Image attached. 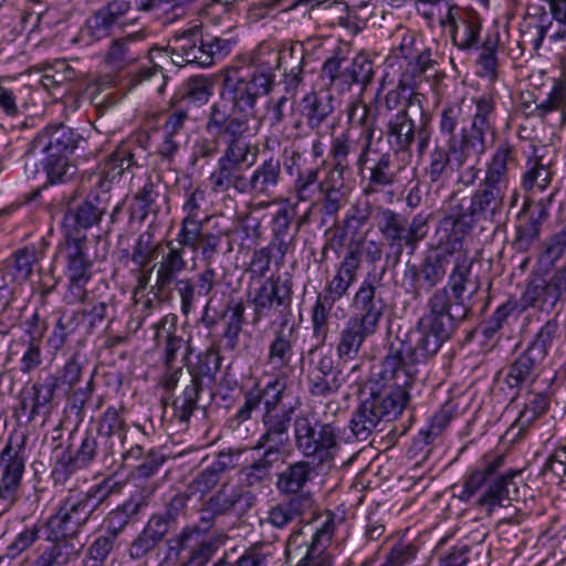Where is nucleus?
I'll list each match as a JSON object with an SVG mask.
<instances>
[{
    "label": "nucleus",
    "instance_id": "603ef678",
    "mask_svg": "<svg viewBox=\"0 0 566 566\" xmlns=\"http://www.w3.org/2000/svg\"><path fill=\"white\" fill-rule=\"evenodd\" d=\"M212 94V81L206 75H195L182 84L172 103L189 112L190 108H198L207 104Z\"/></svg>",
    "mask_w": 566,
    "mask_h": 566
},
{
    "label": "nucleus",
    "instance_id": "6ab92c4d",
    "mask_svg": "<svg viewBox=\"0 0 566 566\" xmlns=\"http://www.w3.org/2000/svg\"><path fill=\"white\" fill-rule=\"evenodd\" d=\"M426 105L419 97L409 101L406 107L392 114L386 124V138L391 149L401 155V161H411L412 145L416 143L419 124L430 118Z\"/></svg>",
    "mask_w": 566,
    "mask_h": 566
},
{
    "label": "nucleus",
    "instance_id": "774afa93",
    "mask_svg": "<svg viewBox=\"0 0 566 566\" xmlns=\"http://www.w3.org/2000/svg\"><path fill=\"white\" fill-rule=\"evenodd\" d=\"M226 143L219 161L243 167H251L256 160V151L252 153V145L245 137L223 140Z\"/></svg>",
    "mask_w": 566,
    "mask_h": 566
},
{
    "label": "nucleus",
    "instance_id": "1a4fd4ad",
    "mask_svg": "<svg viewBox=\"0 0 566 566\" xmlns=\"http://www.w3.org/2000/svg\"><path fill=\"white\" fill-rule=\"evenodd\" d=\"M410 161H401L394 149H381L375 144L361 145L355 159L357 175L365 181L363 193L373 196L398 184Z\"/></svg>",
    "mask_w": 566,
    "mask_h": 566
},
{
    "label": "nucleus",
    "instance_id": "423d86ee",
    "mask_svg": "<svg viewBox=\"0 0 566 566\" xmlns=\"http://www.w3.org/2000/svg\"><path fill=\"white\" fill-rule=\"evenodd\" d=\"M360 269V251L356 243L347 244L344 258L335 274L327 280L311 311L313 337L324 344L329 333V319L337 302L348 295Z\"/></svg>",
    "mask_w": 566,
    "mask_h": 566
},
{
    "label": "nucleus",
    "instance_id": "680f3d73",
    "mask_svg": "<svg viewBox=\"0 0 566 566\" xmlns=\"http://www.w3.org/2000/svg\"><path fill=\"white\" fill-rule=\"evenodd\" d=\"M119 546V541L99 532L88 544L81 566H108L111 555Z\"/></svg>",
    "mask_w": 566,
    "mask_h": 566
},
{
    "label": "nucleus",
    "instance_id": "39448f33",
    "mask_svg": "<svg viewBox=\"0 0 566 566\" xmlns=\"http://www.w3.org/2000/svg\"><path fill=\"white\" fill-rule=\"evenodd\" d=\"M505 464V455L499 453L484 454L476 467L463 476V482L457 497L462 503H470L483 486L484 492L476 499L474 505L491 516L499 507H506L511 503L510 490L516 485L514 479L521 474L520 470L509 469L499 473Z\"/></svg>",
    "mask_w": 566,
    "mask_h": 566
},
{
    "label": "nucleus",
    "instance_id": "ea45409f",
    "mask_svg": "<svg viewBox=\"0 0 566 566\" xmlns=\"http://www.w3.org/2000/svg\"><path fill=\"white\" fill-rule=\"evenodd\" d=\"M408 219L389 208H381L377 217V227L382 238L394 251L395 262L398 263L403 249L410 250L409 235L407 231Z\"/></svg>",
    "mask_w": 566,
    "mask_h": 566
},
{
    "label": "nucleus",
    "instance_id": "5fc2aeb1",
    "mask_svg": "<svg viewBox=\"0 0 566 566\" xmlns=\"http://www.w3.org/2000/svg\"><path fill=\"white\" fill-rule=\"evenodd\" d=\"M208 179L214 193L227 192L233 189L240 195H245L248 176L243 167L217 160L216 169Z\"/></svg>",
    "mask_w": 566,
    "mask_h": 566
},
{
    "label": "nucleus",
    "instance_id": "13d9d810",
    "mask_svg": "<svg viewBox=\"0 0 566 566\" xmlns=\"http://www.w3.org/2000/svg\"><path fill=\"white\" fill-rule=\"evenodd\" d=\"M452 165L453 160L444 144L437 139L433 148L428 154V164L424 168L429 182L431 185H442L448 181Z\"/></svg>",
    "mask_w": 566,
    "mask_h": 566
},
{
    "label": "nucleus",
    "instance_id": "f03ea898",
    "mask_svg": "<svg viewBox=\"0 0 566 566\" xmlns=\"http://www.w3.org/2000/svg\"><path fill=\"white\" fill-rule=\"evenodd\" d=\"M473 226L452 207L437 228V251L452 264L447 284L437 289L428 298L426 312L418 322L453 335L460 323L473 311L480 281L472 273L474 259L464 249V239Z\"/></svg>",
    "mask_w": 566,
    "mask_h": 566
},
{
    "label": "nucleus",
    "instance_id": "a878e982",
    "mask_svg": "<svg viewBox=\"0 0 566 566\" xmlns=\"http://www.w3.org/2000/svg\"><path fill=\"white\" fill-rule=\"evenodd\" d=\"M273 337L268 346L266 364L272 370L279 374L269 380L266 384L282 378L285 381V398L284 402L294 401L296 398L289 399L287 394V375L284 371L291 367L295 355V346L297 343V332L294 323L289 322L285 317L279 322L272 323Z\"/></svg>",
    "mask_w": 566,
    "mask_h": 566
},
{
    "label": "nucleus",
    "instance_id": "4d7b16f0",
    "mask_svg": "<svg viewBox=\"0 0 566 566\" xmlns=\"http://www.w3.org/2000/svg\"><path fill=\"white\" fill-rule=\"evenodd\" d=\"M562 340V326L558 314L546 321L527 344L526 350L545 361L551 349Z\"/></svg>",
    "mask_w": 566,
    "mask_h": 566
},
{
    "label": "nucleus",
    "instance_id": "e433bc0d",
    "mask_svg": "<svg viewBox=\"0 0 566 566\" xmlns=\"http://www.w3.org/2000/svg\"><path fill=\"white\" fill-rule=\"evenodd\" d=\"M283 180L280 158L270 156L248 176L245 195L253 198H271Z\"/></svg>",
    "mask_w": 566,
    "mask_h": 566
},
{
    "label": "nucleus",
    "instance_id": "4be33fe9",
    "mask_svg": "<svg viewBox=\"0 0 566 566\" xmlns=\"http://www.w3.org/2000/svg\"><path fill=\"white\" fill-rule=\"evenodd\" d=\"M25 463V438L10 437L0 451V516L18 500Z\"/></svg>",
    "mask_w": 566,
    "mask_h": 566
},
{
    "label": "nucleus",
    "instance_id": "4468645a",
    "mask_svg": "<svg viewBox=\"0 0 566 566\" xmlns=\"http://www.w3.org/2000/svg\"><path fill=\"white\" fill-rule=\"evenodd\" d=\"M334 532L333 514H327L322 525L308 538L302 528L292 532L285 548L290 566H333V556L326 549Z\"/></svg>",
    "mask_w": 566,
    "mask_h": 566
},
{
    "label": "nucleus",
    "instance_id": "f257e3e1",
    "mask_svg": "<svg viewBox=\"0 0 566 566\" xmlns=\"http://www.w3.org/2000/svg\"><path fill=\"white\" fill-rule=\"evenodd\" d=\"M452 335L417 322L389 343L381 370L366 384L367 397L353 412L348 428L357 441H366L381 422L396 420L406 408L417 366L427 364Z\"/></svg>",
    "mask_w": 566,
    "mask_h": 566
},
{
    "label": "nucleus",
    "instance_id": "bb28decb",
    "mask_svg": "<svg viewBox=\"0 0 566 566\" xmlns=\"http://www.w3.org/2000/svg\"><path fill=\"white\" fill-rule=\"evenodd\" d=\"M252 118L216 99L209 106L205 132L217 140L247 137L251 130Z\"/></svg>",
    "mask_w": 566,
    "mask_h": 566
},
{
    "label": "nucleus",
    "instance_id": "864d4df0",
    "mask_svg": "<svg viewBox=\"0 0 566 566\" xmlns=\"http://www.w3.org/2000/svg\"><path fill=\"white\" fill-rule=\"evenodd\" d=\"M262 55L263 57L259 60L258 65L269 66L271 74H274L275 69L292 73L303 72L305 52L301 43H293L280 51H268Z\"/></svg>",
    "mask_w": 566,
    "mask_h": 566
},
{
    "label": "nucleus",
    "instance_id": "b1692460",
    "mask_svg": "<svg viewBox=\"0 0 566 566\" xmlns=\"http://www.w3.org/2000/svg\"><path fill=\"white\" fill-rule=\"evenodd\" d=\"M96 505L88 503L82 491H70L46 522L55 536H77L90 522Z\"/></svg>",
    "mask_w": 566,
    "mask_h": 566
},
{
    "label": "nucleus",
    "instance_id": "0eeeda50",
    "mask_svg": "<svg viewBox=\"0 0 566 566\" xmlns=\"http://www.w3.org/2000/svg\"><path fill=\"white\" fill-rule=\"evenodd\" d=\"M84 367L85 356L75 350L56 370L39 374L30 387L31 406L28 420L50 417L56 406L59 392L77 386L82 380Z\"/></svg>",
    "mask_w": 566,
    "mask_h": 566
},
{
    "label": "nucleus",
    "instance_id": "bf43d9fd",
    "mask_svg": "<svg viewBox=\"0 0 566 566\" xmlns=\"http://www.w3.org/2000/svg\"><path fill=\"white\" fill-rule=\"evenodd\" d=\"M413 97H419L421 105H426V96L415 90V83L410 81L408 73L403 72L396 87L386 92L380 101V105L388 112H398V109L406 107Z\"/></svg>",
    "mask_w": 566,
    "mask_h": 566
},
{
    "label": "nucleus",
    "instance_id": "aec40b11",
    "mask_svg": "<svg viewBox=\"0 0 566 566\" xmlns=\"http://www.w3.org/2000/svg\"><path fill=\"white\" fill-rule=\"evenodd\" d=\"M62 253L67 280L64 301L67 304L86 303L90 300L87 284L93 277L94 265L87 254V243L83 242V238L69 239L64 241Z\"/></svg>",
    "mask_w": 566,
    "mask_h": 566
},
{
    "label": "nucleus",
    "instance_id": "e2e57ef3",
    "mask_svg": "<svg viewBox=\"0 0 566 566\" xmlns=\"http://www.w3.org/2000/svg\"><path fill=\"white\" fill-rule=\"evenodd\" d=\"M43 171L46 175V185L66 184L73 179L77 172L76 165L71 157L55 154H45L42 160Z\"/></svg>",
    "mask_w": 566,
    "mask_h": 566
},
{
    "label": "nucleus",
    "instance_id": "ddd939ff",
    "mask_svg": "<svg viewBox=\"0 0 566 566\" xmlns=\"http://www.w3.org/2000/svg\"><path fill=\"white\" fill-rule=\"evenodd\" d=\"M310 175L303 180H292L291 193L297 202H311V209L319 207L324 217L335 219L347 202L344 176L326 170L323 178Z\"/></svg>",
    "mask_w": 566,
    "mask_h": 566
},
{
    "label": "nucleus",
    "instance_id": "7ed1b4c3",
    "mask_svg": "<svg viewBox=\"0 0 566 566\" xmlns=\"http://www.w3.org/2000/svg\"><path fill=\"white\" fill-rule=\"evenodd\" d=\"M285 381L277 378L264 386L254 385L243 394V403L232 421L241 424L252 419L253 412L262 406V433L254 450H263L260 459L240 471V479L248 488L263 485L270 478L275 463L282 461L291 447L290 429L294 413L301 408L298 399L284 402Z\"/></svg>",
    "mask_w": 566,
    "mask_h": 566
},
{
    "label": "nucleus",
    "instance_id": "9b49d317",
    "mask_svg": "<svg viewBox=\"0 0 566 566\" xmlns=\"http://www.w3.org/2000/svg\"><path fill=\"white\" fill-rule=\"evenodd\" d=\"M291 427L295 448L305 459L318 463L334 460L340 447V428L336 422H321L308 415L294 413Z\"/></svg>",
    "mask_w": 566,
    "mask_h": 566
},
{
    "label": "nucleus",
    "instance_id": "412c9836",
    "mask_svg": "<svg viewBox=\"0 0 566 566\" xmlns=\"http://www.w3.org/2000/svg\"><path fill=\"white\" fill-rule=\"evenodd\" d=\"M558 189L538 200L525 198L516 214L512 249L517 253L531 251L541 240L542 227L549 218V209Z\"/></svg>",
    "mask_w": 566,
    "mask_h": 566
},
{
    "label": "nucleus",
    "instance_id": "338daca9",
    "mask_svg": "<svg viewBox=\"0 0 566 566\" xmlns=\"http://www.w3.org/2000/svg\"><path fill=\"white\" fill-rule=\"evenodd\" d=\"M348 122L353 127H360L361 145L374 144L376 132L377 116L371 113L370 106L366 103L355 102L350 104L348 112Z\"/></svg>",
    "mask_w": 566,
    "mask_h": 566
},
{
    "label": "nucleus",
    "instance_id": "49530a36",
    "mask_svg": "<svg viewBox=\"0 0 566 566\" xmlns=\"http://www.w3.org/2000/svg\"><path fill=\"white\" fill-rule=\"evenodd\" d=\"M223 322L221 333L222 348L227 352H234L240 343V334L245 324V305L241 300L231 298L227 302L220 314Z\"/></svg>",
    "mask_w": 566,
    "mask_h": 566
},
{
    "label": "nucleus",
    "instance_id": "f8f14e48",
    "mask_svg": "<svg viewBox=\"0 0 566 566\" xmlns=\"http://www.w3.org/2000/svg\"><path fill=\"white\" fill-rule=\"evenodd\" d=\"M115 454L93 430H85L74 450L69 444L55 455L50 476L55 486H64L74 474L96 462L114 463Z\"/></svg>",
    "mask_w": 566,
    "mask_h": 566
},
{
    "label": "nucleus",
    "instance_id": "72a5a7b5",
    "mask_svg": "<svg viewBox=\"0 0 566 566\" xmlns=\"http://www.w3.org/2000/svg\"><path fill=\"white\" fill-rule=\"evenodd\" d=\"M315 476V465L308 460H298L289 463L276 474L275 488L277 493L285 497L307 495L310 497V505L313 506V494L310 491H305V489Z\"/></svg>",
    "mask_w": 566,
    "mask_h": 566
},
{
    "label": "nucleus",
    "instance_id": "6e6d98bb",
    "mask_svg": "<svg viewBox=\"0 0 566 566\" xmlns=\"http://www.w3.org/2000/svg\"><path fill=\"white\" fill-rule=\"evenodd\" d=\"M75 536H55L49 531L46 537L52 544L41 553L50 566H67L75 563L82 552V547L74 543Z\"/></svg>",
    "mask_w": 566,
    "mask_h": 566
},
{
    "label": "nucleus",
    "instance_id": "052dcab7",
    "mask_svg": "<svg viewBox=\"0 0 566 566\" xmlns=\"http://www.w3.org/2000/svg\"><path fill=\"white\" fill-rule=\"evenodd\" d=\"M203 386L201 380H191L179 396L172 400L174 417L178 422L188 424L192 415L199 408V398L202 394Z\"/></svg>",
    "mask_w": 566,
    "mask_h": 566
},
{
    "label": "nucleus",
    "instance_id": "2eb2a0df",
    "mask_svg": "<svg viewBox=\"0 0 566 566\" xmlns=\"http://www.w3.org/2000/svg\"><path fill=\"white\" fill-rule=\"evenodd\" d=\"M149 148L150 137L146 133L132 135L120 142L94 175L95 187L108 192L111 185L118 181L125 172L147 165Z\"/></svg>",
    "mask_w": 566,
    "mask_h": 566
},
{
    "label": "nucleus",
    "instance_id": "c9c22d12",
    "mask_svg": "<svg viewBox=\"0 0 566 566\" xmlns=\"http://www.w3.org/2000/svg\"><path fill=\"white\" fill-rule=\"evenodd\" d=\"M219 516L243 515L256 503V495L237 485H222L206 501Z\"/></svg>",
    "mask_w": 566,
    "mask_h": 566
},
{
    "label": "nucleus",
    "instance_id": "37998d69",
    "mask_svg": "<svg viewBox=\"0 0 566 566\" xmlns=\"http://www.w3.org/2000/svg\"><path fill=\"white\" fill-rule=\"evenodd\" d=\"M189 112L186 108L171 104V109L167 112L166 119L161 126L163 140L157 151L163 160L171 163L180 150V135L185 132Z\"/></svg>",
    "mask_w": 566,
    "mask_h": 566
},
{
    "label": "nucleus",
    "instance_id": "9d476101",
    "mask_svg": "<svg viewBox=\"0 0 566 566\" xmlns=\"http://www.w3.org/2000/svg\"><path fill=\"white\" fill-rule=\"evenodd\" d=\"M274 84L275 74L270 73L269 66L256 64L248 75H242L239 69H232L222 78L218 101L253 118L258 99L268 95Z\"/></svg>",
    "mask_w": 566,
    "mask_h": 566
},
{
    "label": "nucleus",
    "instance_id": "69168bd1",
    "mask_svg": "<svg viewBox=\"0 0 566 566\" xmlns=\"http://www.w3.org/2000/svg\"><path fill=\"white\" fill-rule=\"evenodd\" d=\"M444 146L458 170L462 169L472 157L480 158L484 153L467 136L463 127L458 136L444 139Z\"/></svg>",
    "mask_w": 566,
    "mask_h": 566
},
{
    "label": "nucleus",
    "instance_id": "3c124183",
    "mask_svg": "<svg viewBox=\"0 0 566 566\" xmlns=\"http://www.w3.org/2000/svg\"><path fill=\"white\" fill-rule=\"evenodd\" d=\"M361 143V137L355 136L350 129L333 137L328 151L332 164L325 170L344 176L349 170V155L355 151L359 154Z\"/></svg>",
    "mask_w": 566,
    "mask_h": 566
},
{
    "label": "nucleus",
    "instance_id": "de8ad7c7",
    "mask_svg": "<svg viewBox=\"0 0 566 566\" xmlns=\"http://www.w3.org/2000/svg\"><path fill=\"white\" fill-rule=\"evenodd\" d=\"M374 335L349 317L338 333L336 354L339 360L344 363L355 360L366 340Z\"/></svg>",
    "mask_w": 566,
    "mask_h": 566
},
{
    "label": "nucleus",
    "instance_id": "f3484780",
    "mask_svg": "<svg viewBox=\"0 0 566 566\" xmlns=\"http://www.w3.org/2000/svg\"><path fill=\"white\" fill-rule=\"evenodd\" d=\"M509 190V188L482 177L471 195L452 208L473 227L480 222H499L506 209Z\"/></svg>",
    "mask_w": 566,
    "mask_h": 566
},
{
    "label": "nucleus",
    "instance_id": "a18cd8bd",
    "mask_svg": "<svg viewBox=\"0 0 566 566\" xmlns=\"http://www.w3.org/2000/svg\"><path fill=\"white\" fill-rule=\"evenodd\" d=\"M146 506L147 501L142 492L132 494L124 503L107 513L101 532L119 541L120 535L128 524H130Z\"/></svg>",
    "mask_w": 566,
    "mask_h": 566
},
{
    "label": "nucleus",
    "instance_id": "5701e85b",
    "mask_svg": "<svg viewBox=\"0 0 566 566\" xmlns=\"http://www.w3.org/2000/svg\"><path fill=\"white\" fill-rule=\"evenodd\" d=\"M293 277L289 272L270 275L255 291L251 304L253 306V324L260 323L275 308L280 321L292 317Z\"/></svg>",
    "mask_w": 566,
    "mask_h": 566
},
{
    "label": "nucleus",
    "instance_id": "8fccbe9b",
    "mask_svg": "<svg viewBox=\"0 0 566 566\" xmlns=\"http://www.w3.org/2000/svg\"><path fill=\"white\" fill-rule=\"evenodd\" d=\"M374 75L373 61L365 54H357L331 85L339 92H346L357 84L364 91L371 83Z\"/></svg>",
    "mask_w": 566,
    "mask_h": 566
},
{
    "label": "nucleus",
    "instance_id": "79ce46f5",
    "mask_svg": "<svg viewBox=\"0 0 566 566\" xmlns=\"http://www.w3.org/2000/svg\"><path fill=\"white\" fill-rule=\"evenodd\" d=\"M125 413L124 406H108L97 421L95 433L115 453L125 446L127 440L129 424Z\"/></svg>",
    "mask_w": 566,
    "mask_h": 566
},
{
    "label": "nucleus",
    "instance_id": "c756f323",
    "mask_svg": "<svg viewBox=\"0 0 566 566\" xmlns=\"http://www.w3.org/2000/svg\"><path fill=\"white\" fill-rule=\"evenodd\" d=\"M151 327L155 331L153 337L155 346L161 349L160 361L163 365L175 364L178 353L184 347L182 361L189 360L193 348L191 347L190 338L185 339L181 335L177 334L178 317L176 314L163 316Z\"/></svg>",
    "mask_w": 566,
    "mask_h": 566
},
{
    "label": "nucleus",
    "instance_id": "cd10ccee",
    "mask_svg": "<svg viewBox=\"0 0 566 566\" xmlns=\"http://www.w3.org/2000/svg\"><path fill=\"white\" fill-rule=\"evenodd\" d=\"M449 263L441 255L429 254L419 264L407 262L402 275V284L408 293L416 296L429 293L440 284Z\"/></svg>",
    "mask_w": 566,
    "mask_h": 566
},
{
    "label": "nucleus",
    "instance_id": "c85d7f7f",
    "mask_svg": "<svg viewBox=\"0 0 566 566\" xmlns=\"http://www.w3.org/2000/svg\"><path fill=\"white\" fill-rule=\"evenodd\" d=\"M294 104L293 111L298 115L293 124L296 130H301L303 125H306L310 130L319 134L323 125L335 111L334 97L322 91H310Z\"/></svg>",
    "mask_w": 566,
    "mask_h": 566
},
{
    "label": "nucleus",
    "instance_id": "7c9ffc66",
    "mask_svg": "<svg viewBox=\"0 0 566 566\" xmlns=\"http://www.w3.org/2000/svg\"><path fill=\"white\" fill-rule=\"evenodd\" d=\"M306 384L313 397H328L339 390L343 379L332 354L319 353L310 360Z\"/></svg>",
    "mask_w": 566,
    "mask_h": 566
},
{
    "label": "nucleus",
    "instance_id": "2f4dec72",
    "mask_svg": "<svg viewBox=\"0 0 566 566\" xmlns=\"http://www.w3.org/2000/svg\"><path fill=\"white\" fill-rule=\"evenodd\" d=\"M544 368V361L524 349L506 367L504 384L516 399L523 389L535 387Z\"/></svg>",
    "mask_w": 566,
    "mask_h": 566
},
{
    "label": "nucleus",
    "instance_id": "6e6552de",
    "mask_svg": "<svg viewBox=\"0 0 566 566\" xmlns=\"http://www.w3.org/2000/svg\"><path fill=\"white\" fill-rule=\"evenodd\" d=\"M232 45L231 39L203 35L198 27H192L176 32L170 38L167 50L175 65L205 69L228 55Z\"/></svg>",
    "mask_w": 566,
    "mask_h": 566
},
{
    "label": "nucleus",
    "instance_id": "09e8293b",
    "mask_svg": "<svg viewBox=\"0 0 566 566\" xmlns=\"http://www.w3.org/2000/svg\"><path fill=\"white\" fill-rule=\"evenodd\" d=\"M311 509L307 495L286 497L269 509L264 522L272 527L283 530L295 520L301 518Z\"/></svg>",
    "mask_w": 566,
    "mask_h": 566
},
{
    "label": "nucleus",
    "instance_id": "f704fd0d",
    "mask_svg": "<svg viewBox=\"0 0 566 566\" xmlns=\"http://www.w3.org/2000/svg\"><path fill=\"white\" fill-rule=\"evenodd\" d=\"M35 143L44 154H55L71 157L76 149L86 144L85 138L74 128L63 123L46 125L36 134Z\"/></svg>",
    "mask_w": 566,
    "mask_h": 566
},
{
    "label": "nucleus",
    "instance_id": "20e7f679",
    "mask_svg": "<svg viewBox=\"0 0 566 566\" xmlns=\"http://www.w3.org/2000/svg\"><path fill=\"white\" fill-rule=\"evenodd\" d=\"M439 23L448 31L452 45L459 51H480L478 64L482 76L491 81L497 77L500 35L494 32L482 36V19L476 11L457 4L447 6L446 12L439 18Z\"/></svg>",
    "mask_w": 566,
    "mask_h": 566
},
{
    "label": "nucleus",
    "instance_id": "0e129e2a",
    "mask_svg": "<svg viewBox=\"0 0 566 566\" xmlns=\"http://www.w3.org/2000/svg\"><path fill=\"white\" fill-rule=\"evenodd\" d=\"M222 358L216 347L210 346L206 350L200 352L196 356V361L191 363L190 359L185 361L187 371L191 380H201L203 378L214 379L217 373L221 368Z\"/></svg>",
    "mask_w": 566,
    "mask_h": 566
},
{
    "label": "nucleus",
    "instance_id": "a211bd4d",
    "mask_svg": "<svg viewBox=\"0 0 566 566\" xmlns=\"http://www.w3.org/2000/svg\"><path fill=\"white\" fill-rule=\"evenodd\" d=\"M386 272V266L373 268L368 271L352 301L354 313L350 318L358 322V324L373 334L378 332L387 307L386 301L382 297Z\"/></svg>",
    "mask_w": 566,
    "mask_h": 566
},
{
    "label": "nucleus",
    "instance_id": "dca6fc26",
    "mask_svg": "<svg viewBox=\"0 0 566 566\" xmlns=\"http://www.w3.org/2000/svg\"><path fill=\"white\" fill-rule=\"evenodd\" d=\"M142 11L133 0H105L81 29V36L87 43L107 39L115 29L124 30L139 23Z\"/></svg>",
    "mask_w": 566,
    "mask_h": 566
},
{
    "label": "nucleus",
    "instance_id": "4c0bfd02",
    "mask_svg": "<svg viewBox=\"0 0 566 566\" xmlns=\"http://www.w3.org/2000/svg\"><path fill=\"white\" fill-rule=\"evenodd\" d=\"M323 155L324 144L321 138L317 137L312 142L310 151L294 149L286 155L283 160L284 170L292 180L306 179L310 172L311 177L314 175L319 176L321 170L326 164V160L321 159Z\"/></svg>",
    "mask_w": 566,
    "mask_h": 566
},
{
    "label": "nucleus",
    "instance_id": "a19ab883",
    "mask_svg": "<svg viewBox=\"0 0 566 566\" xmlns=\"http://www.w3.org/2000/svg\"><path fill=\"white\" fill-rule=\"evenodd\" d=\"M517 165L516 145L509 138H504L497 143L490 158L485 161L483 177L510 189V172Z\"/></svg>",
    "mask_w": 566,
    "mask_h": 566
},
{
    "label": "nucleus",
    "instance_id": "393cba45",
    "mask_svg": "<svg viewBox=\"0 0 566 566\" xmlns=\"http://www.w3.org/2000/svg\"><path fill=\"white\" fill-rule=\"evenodd\" d=\"M107 210V199L97 193H90L80 202L73 196L69 201L63 217L64 241L83 238L87 243L84 231L97 226Z\"/></svg>",
    "mask_w": 566,
    "mask_h": 566
},
{
    "label": "nucleus",
    "instance_id": "473e14b6",
    "mask_svg": "<svg viewBox=\"0 0 566 566\" xmlns=\"http://www.w3.org/2000/svg\"><path fill=\"white\" fill-rule=\"evenodd\" d=\"M159 255L160 260L155 264L157 268L155 284L150 286L149 291L154 295L169 291L188 264L184 249L177 247L172 240L163 244Z\"/></svg>",
    "mask_w": 566,
    "mask_h": 566
},
{
    "label": "nucleus",
    "instance_id": "58836bf2",
    "mask_svg": "<svg viewBox=\"0 0 566 566\" xmlns=\"http://www.w3.org/2000/svg\"><path fill=\"white\" fill-rule=\"evenodd\" d=\"M556 376L546 379L545 388L536 389L532 387L527 390V398L523 409L520 411L518 417L511 426L510 430L517 429V437H522L534 423L536 419L547 412L551 406V399L553 396V384Z\"/></svg>",
    "mask_w": 566,
    "mask_h": 566
},
{
    "label": "nucleus",
    "instance_id": "c03bdc74",
    "mask_svg": "<svg viewBox=\"0 0 566 566\" xmlns=\"http://www.w3.org/2000/svg\"><path fill=\"white\" fill-rule=\"evenodd\" d=\"M144 39L145 33L143 32H134L113 39L104 57L105 64L119 71L137 62L146 52L139 48Z\"/></svg>",
    "mask_w": 566,
    "mask_h": 566
}]
</instances>
